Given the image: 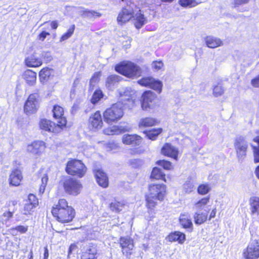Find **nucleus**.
<instances>
[{
	"label": "nucleus",
	"mask_w": 259,
	"mask_h": 259,
	"mask_svg": "<svg viewBox=\"0 0 259 259\" xmlns=\"http://www.w3.org/2000/svg\"><path fill=\"white\" fill-rule=\"evenodd\" d=\"M194 188V184L191 182H186L183 185V189L186 193L192 192Z\"/></svg>",
	"instance_id": "51"
},
{
	"label": "nucleus",
	"mask_w": 259,
	"mask_h": 259,
	"mask_svg": "<svg viewBox=\"0 0 259 259\" xmlns=\"http://www.w3.org/2000/svg\"><path fill=\"white\" fill-rule=\"evenodd\" d=\"M17 204L16 201H11L8 204L10 208L7 209H2L0 211V219L3 222H7L13 217V214L16 210L15 205Z\"/></svg>",
	"instance_id": "15"
},
{
	"label": "nucleus",
	"mask_w": 259,
	"mask_h": 259,
	"mask_svg": "<svg viewBox=\"0 0 259 259\" xmlns=\"http://www.w3.org/2000/svg\"><path fill=\"white\" fill-rule=\"evenodd\" d=\"M254 173L256 178L259 179V165L256 167Z\"/></svg>",
	"instance_id": "64"
},
{
	"label": "nucleus",
	"mask_w": 259,
	"mask_h": 259,
	"mask_svg": "<svg viewBox=\"0 0 259 259\" xmlns=\"http://www.w3.org/2000/svg\"><path fill=\"white\" fill-rule=\"evenodd\" d=\"M117 146L116 144L113 143H109L108 144H107L106 148L107 150H112L113 149H115Z\"/></svg>",
	"instance_id": "61"
},
{
	"label": "nucleus",
	"mask_w": 259,
	"mask_h": 259,
	"mask_svg": "<svg viewBox=\"0 0 259 259\" xmlns=\"http://www.w3.org/2000/svg\"><path fill=\"white\" fill-rule=\"evenodd\" d=\"M115 70L129 78H134L140 75V68L134 63L123 61L115 66Z\"/></svg>",
	"instance_id": "3"
},
{
	"label": "nucleus",
	"mask_w": 259,
	"mask_h": 259,
	"mask_svg": "<svg viewBox=\"0 0 259 259\" xmlns=\"http://www.w3.org/2000/svg\"><path fill=\"white\" fill-rule=\"evenodd\" d=\"M49 250L47 247H45V252L44 254V259H48L49 257Z\"/></svg>",
	"instance_id": "63"
},
{
	"label": "nucleus",
	"mask_w": 259,
	"mask_h": 259,
	"mask_svg": "<svg viewBox=\"0 0 259 259\" xmlns=\"http://www.w3.org/2000/svg\"><path fill=\"white\" fill-rule=\"evenodd\" d=\"M179 221L180 224L184 228L191 229L192 230L193 224L188 215L186 214H181L180 217Z\"/></svg>",
	"instance_id": "33"
},
{
	"label": "nucleus",
	"mask_w": 259,
	"mask_h": 259,
	"mask_svg": "<svg viewBox=\"0 0 259 259\" xmlns=\"http://www.w3.org/2000/svg\"><path fill=\"white\" fill-rule=\"evenodd\" d=\"M38 95L32 94L29 95L25 102L24 110L27 114L34 113L38 107Z\"/></svg>",
	"instance_id": "11"
},
{
	"label": "nucleus",
	"mask_w": 259,
	"mask_h": 259,
	"mask_svg": "<svg viewBox=\"0 0 259 259\" xmlns=\"http://www.w3.org/2000/svg\"><path fill=\"white\" fill-rule=\"evenodd\" d=\"M138 83L142 86L149 87L156 91L157 93H160L162 91V83L161 81L156 80L152 77H145L138 81Z\"/></svg>",
	"instance_id": "10"
},
{
	"label": "nucleus",
	"mask_w": 259,
	"mask_h": 259,
	"mask_svg": "<svg viewBox=\"0 0 259 259\" xmlns=\"http://www.w3.org/2000/svg\"><path fill=\"white\" fill-rule=\"evenodd\" d=\"M245 259H257L259 258V239L252 240L243 252Z\"/></svg>",
	"instance_id": "9"
},
{
	"label": "nucleus",
	"mask_w": 259,
	"mask_h": 259,
	"mask_svg": "<svg viewBox=\"0 0 259 259\" xmlns=\"http://www.w3.org/2000/svg\"><path fill=\"white\" fill-rule=\"evenodd\" d=\"M125 127L117 125H113L105 127L103 132L106 135H119L126 131Z\"/></svg>",
	"instance_id": "26"
},
{
	"label": "nucleus",
	"mask_w": 259,
	"mask_h": 259,
	"mask_svg": "<svg viewBox=\"0 0 259 259\" xmlns=\"http://www.w3.org/2000/svg\"><path fill=\"white\" fill-rule=\"evenodd\" d=\"M66 171L69 175L82 178L86 172L87 168L80 160L72 159L67 162Z\"/></svg>",
	"instance_id": "4"
},
{
	"label": "nucleus",
	"mask_w": 259,
	"mask_h": 259,
	"mask_svg": "<svg viewBox=\"0 0 259 259\" xmlns=\"http://www.w3.org/2000/svg\"><path fill=\"white\" fill-rule=\"evenodd\" d=\"M95 175L99 185L104 188L108 185V180L106 175L101 170L98 169L95 172Z\"/></svg>",
	"instance_id": "29"
},
{
	"label": "nucleus",
	"mask_w": 259,
	"mask_h": 259,
	"mask_svg": "<svg viewBox=\"0 0 259 259\" xmlns=\"http://www.w3.org/2000/svg\"><path fill=\"white\" fill-rule=\"evenodd\" d=\"M247 147V143L244 138L239 137L236 139L235 147L239 158H242L246 155Z\"/></svg>",
	"instance_id": "19"
},
{
	"label": "nucleus",
	"mask_w": 259,
	"mask_h": 259,
	"mask_svg": "<svg viewBox=\"0 0 259 259\" xmlns=\"http://www.w3.org/2000/svg\"><path fill=\"white\" fill-rule=\"evenodd\" d=\"M136 10L137 7L134 3L131 2L128 3L119 13L117 18L118 23L122 24L129 21L133 18Z\"/></svg>",
	"instance_id": "6"
},
{
	"label": "nucleus",
	"mask_w": 259,
	"mask_h": 259,
	"mask_svg": "<svg viewBox=\"0 0 259 259\" xmlns=\"http://www.w3.org/2000/svg\"><path fill=\"white\" fill-rule=\"evenodd\" d=\"M122 142L126 145H138L141 143L142 138L137 135H124L122 137Z\"/></svg>",
	"instance_id": "25"
},
{
	"label": "nucleus",
	"mask_w": 259,
	"mask_h": 259,
	"mask_svg": "<svg viewBox=\"0 0 259 259\" xmlns=\"http://www.w3.org/2000/svg\"><path fill=\"white\" fill-rule=\"evenodd\" d=\"M210 190V187L208 184H202L198 187V192L201 195H204L207 193Z\"/></svg>",
	"instance_id": "49"
},
{
	"label": "nucleus",
	"mask_w": 259,
	"mask_h": 259,
	"mask_svg": "<svg viewBox=\"0 0 259 259\" xmlns=\"http://www.w3.org/2000/svg\"><path fill=\"white\" fill-rule=\"evenodd\" d=\"M48 180V173H45L44 176L41 178V184L40 186L39 190L40 193H43L44 192L46 187L47 185Z\"/></svg>",
	"instance_id": "47"
},
{
	"label": "nucleus",
	"mask_w": 259,
	"mask_h": 259,
	"mask_svg": "<svg viewBox=\"0 0 259 259\" xmlns=\"http://www.w3.org/2000/svg\"><path fill=\"white\" fill-rule=\"evenodd\" d=\"M11 230L12 231H17L20 233H25L28 230V227L24 226H18L15 228H12Z\"/></svg>",
	"instance_id": "56"
},
{
	"label": "nucleus",
	"mask_w": 259,
	"mask_h": 259,
	"mask_svg": "<svg viewBox=\"0 0 259 259\" xmlns=\"http://www.w3.org/2000/svg\"><path fill=\"white\" fill-rule=\"evenodd\" d=\"M103 122L100 111H97L90 117L89 125L93 130H98L102 127Z\"/></svg>",
	"instance_id": "14"
},
{
	"label": "nucleus",
	"mask_w": 259,
	"mask_h": 259,
	"mask_svg": "<svg viewBox=\"0 0 259 259\" xmlns=\"http://www.w3.org/2000/svg\"><path fill=\"white\" fill-rule=\"evenodd\" d=\"M26 203L35 207L38 205V200L34 195L30 194L28 196Z\"/></svg>",
	"instance_id": "44"
},
{
	"label": "nucleus",
	"mask_w": 259,
	"mask_h": 259,
	"mask_svg": "<svg viewBox=\"0 0 259 259\" xmlns=\"http://www.w3.org/2000/svg\"><path fill=\"white\" fill-rule=\"evenodd\" d=\"M126 104L119 101L106 109L103 114L104 121L110 124L120 120L124 114L123 107Z\"/></svg>",
	"instance_id": "2"
},
{
	"label": "nucleus",
	"mask_w": 259,
	"mask_h": 259,
	"mask_svg": "<svg viewBox=\"0 0 259 259\" xmlns=\"http://www.w3.org/2000/svg\"><path fill=\"white\" fill-rule=\"evenodd\" d=\"M156 163L162 166L164 169L166 170H171L173 168V166L172 163L167 160H158L157 161Z\"/></svg>",
	"instance_id": "45"
},
{
	"label": "nucleus",
	"mask_w": 259,
	"mask_h": 259,
	"mask_svg": "<svg viewBox=\"0 0 259 259\" xmlns=\"http://www.w3.org/2000/svg\"><path fill=\"white\" fill-rule=\"evenodd\" d=\"M165 239L169 242H178L180 244H183L186 241V235L180 231H174L170 233Z\"/></svg>",
	"instance_id": "23"
},
{
	"label": "nucleus",
	"mask_w": 259,
	"mask_h": 259,
	"mask_svg": "<svg viewBox=\"0 0 259 259\" xmlns=\"http://www.w3.org/2000/svg\"><path fill=\"white\" fill-rule=\"evenodd\" d=\"M117 81V76L111 75L107 78L106 85L108 88H111Z\"/></svg>",
	"instance_id": "50"
},
{
	"label": "nucleus",
	"mask_w": 259,
	"mask_h": 259,
	"mask_svg": "<svg viewBox=\"0 0 259 259\" xmlns=\"http://www.w3.org/2000/svg\"><path fill=\"white\" fill-rule=\"evenodd\" d=\"M166 193V186L163 184H151L146 194V206L149 209H153L157 204L156 200L162 201Z\"/></svg>",
	"instance_id": "1"
},
{
	"label": "nucleus",
	"mask_w": 259,
	"mask_h": 259,
	"mask_svg": "<svg viewBox=\"0 0 259 259\" xmlns=\"http://www.w3.org/2000/svg\"><path fill=\"white\" fill-rule=\"evenodd\" d=\"M52 213L53 216L61 223L71 221L75 215V211L72 207H68L65 209H52Z\"/></svg>",
	"instance_id": "7"
},
{
	"label": "nucleus",
	"mask_w": 259,
	"mask_h": 259,
	"mask_svg": "<svg viewBox=\"0 0 259 259\" xmlns=\"http://www.w3.org/2000/svg\"><path fill=\"white\" fill-rule=\"evenodd\" d=\"M63 187L66 193L73 196H77L80 193L82 186L79 181L67 177L63 182Z\"/></svg>",
	"instance_id": "5"
},
{
	"label": "nucleus",
	"mask_w": 259,
	"mask_h": 259,
	"mask_svg": "<svg viewBox=\"0 0 259 259\" xmlns=\"http://www.w3.org/2000/svg\"><path fill=\"white\" fill-rule=\"evenodd\" d=\"M140 162V161L138 159H132L130 160V164L133 167H137L139 165V163Z\"/></svg>",
	"instance_id": "59"
},
{
	"label": "nucleus",
	"mask_w": 259,
	"mask_h": 259,
	"mask_svg": "<svg viewBox=\"0 0 259 259\" xmlns=\"http://www.w3.org/2000/svg\"><path fill=\"white\" fill-rule=\"evenodd\" d=\"M53 117L57 120L60 125L62 128L65 127L67 121L66 118L64 116V109L63 108L58 105L54 106L53 109Z\"/></svg>",
	"instance_id": "20"
},
{
	"label": "nucleus",
	"mask_w": 259,
	"mask_h": 259,
	"mask_svg": "<svg viewBox=\"0 0 259 259\" xmlns=\"http://www.w3.org/2000/svg\"><path fill=\"white\" fill-rule=\"evenodd\" d=\"M161 153L167 157L175 159L178 160L179 151L178 148L169 143H165L161 148Z\"/></svg>",
	"instance_id": "18"
},
{
	"label": "nucleus",
	"mask_w": 259,
	"mask_h": 259,
	"mask_svg": "<svg viewBox=\"0 0 259 259\" xmlns=\"http://www.w3.org/2000/svg\"><path fill=\"white\" fill-rule=\"evenodd\" d=\"M25 64L28 67H37L41 66L42 61L36 53L28 56L25 59Z\"/></svg>",
	"instance_id": "21"
},
{
	"label": "nucleus",
	"mask_w": 259,
	"mask_h": 259,
	"mask_svg": "<svg viewBox=\"0 0 259 259\" xmlns=\"http://www.w3.org/2000/svg\"><path fill=\"white\" fill-rule=\"evenodd\" d=\"M97 249L96 246L93 245H90L82 252L81 259H97Z\"/></svg>",
	"instance_id": "27"
},
{
	"label": "nucleus",
	"mask_w": 259,
	"mask_h": 259,
	"mask_svg": "<svg viewBox=\"0 0 259 259\" xmlns=\"http://www.w3.org/2000/svg\"><path fill=\"white\" fill-rule=\"evenodd\" d=\"M251 84L254 88H259V75L251 80Z\"/></svg>",
	"instance_id": "58"
},
{
	"label": "nucleus",
	"mask_w": 259,
	"mask_h": 259,
	"mask_svg": "<svg viewBox=\"0 0 259 259\" xmlns=\"http://www.w3.org/2000/svg\"><path fill=\"white\" fill-rule=\"evenodd\" d=\"M124 206L122 202L114 201L110 204V209L111 211L118 212L122 210Z\"/></svg>",
	"instance_id": "41"
},
{
	"label": "nucleus",
	"mask_w": 259,
	"mask_h": 259,
	"mask_svg": "<svg viewBox=\"0 0 259 259\" xmlns=\"http://www.w3.org/2000/svg\"><path fill=\"white\" fill-rule=\"evenodd\" d=\"M101 76V72H97L94 74L90 80V88L93 89L96 84L99 81Z\"/></svg>",
	"instance_id": "46"
},
{
	"label": "nucleus",
	"mask_w": 259,
	"mask_h": 259,
	"mask_svg": "<svg viewBox=\"0 0 259 259\" xmlns=\"http://www.w3.org/2000/svg\"><path fill=\"white\" fill-rule=\"evenodd\" d=\"M87 13L88 17H99L100 16L98 13L95 11H88Z\"/></svg>",
	"instance_id": "60"
},
{
	"label": "nucleus",
	"mask_w": 259,
	"mask_h": 259,
	"mask_svg": "<svg viewBox=\"0 0 259 259\" xmlns=\"http://www.w3.org/2000/svg\"><path fill=\"white\" fill-rule=\"evenodd\" d=\"M22 179L21 170L18 168H15L12 171L9 176L10 184L12 186H18L20 185Z\"/></svg>",
	"instance_id": "22"
},
{
	"label": "nucleus",
	"mask_w": 259,
	"mask_h": 259,
	"mask_svg": "<svg viewBox=\"0 0 259 259\" xmlns=\"http://www.w3.org/2000/svg\"><path fill=\"white\" fill-rule=\"evenodd\" d=\"M163 67V63L161 61H153L152 63V67L155 71L161 70Z\"/></svg>",
	"instance_id": "52"
},
{
	"label": "nucleus",
	"mask_w": 259,
	"mask_h": 259,
	"mask_svg": "<svg viewBox=\"0 0 259 259\" xmlns=\"http://www.w3.org/2000/svg\"><path fill=\"white\" fill-rule=\"evenodd\" d=\"M224 89L222 87V85L218 84L215 85L213 89V95L215 97H219L223 95L224 93Z\"/></svg>",
	"instance_id": "48"
},
{
	"label": "nucleus",
	"mask_w": 259,
	"mask_h": 259,
	"mask_svg": "<svg viewBox=\"0 0 259 259\" xmlns=\"http://www.w3.org/2000/svg\"><path fill=\"white\" fill-rule=\"evenodd\" d=\"M205 40L207 47L210 48H215L221 46L222 44L220 39L213 36H207Z\"/></svg>",
	"instance_id": "32"
},
{
	"label": "nucleus",
	"mask_w": 259,
	"mask_h": 259,
	"mask_svg": "<svg viewBox=\"0 0 259 259\" xmlns=\"http://www.w3.org/2000/svg\"><path fill=\"white\" fill-rule=\"evenodd\" d=\"M162 131V129L161 128H156L150 131H145L144 133L146 135L148 138L151 140H155Z\"/></svg>",
	"instance_id": "36"
},
{
	"label": "nucleus",
	"mask_w": 259,
	"mask_h": 259,
	"mask_svg": "<svg viewBox=\"0 0 259 259\" xmlns=\"http://www.w3.org/2000/svg\"><path fill=\"white\" fill-rule=\"evenodd\" d=\"M200 3V2H197L196 0H179L180 5L184 8L194 7Z\"/></svg>",
	"instance_id": "39"
},
{
	"label": "nucleus",
	"mask_w": 259,
	"mask_h": 259,
	"mask_svg": "<svg viewBox=\"0 0 259 259\" xmlns=\"http://www.w3.org/2000/svg\"><path fill=\"white\" fill-rule=\"evenodd\" d=\"M50 35V33L44 29L37 36V39L43 41L46 38L47 36Z\"/></svg>",
	"instance_id": "55"
},
{
	"label": "nucleus",
	"mask_w": 259,
	"mask_h": 259,
	"mask_svg": "<svg viewBox=\"0 0 259 259\" xmlns=\"http://www.w3.org/2000/svg\"><path fill=\"white\" fill-rule=\"evenodd\" d=\"M54 75V71L48 67L42 68L39 73L40 81L45 82L51 79Z\"/></svg>",
	"instance_id": "28"
},
{
	"label": "nucleus",
	"mask_w": 259,
	"mask_h": 259,
	"mask_svg": "<svg viewBox=\"0 0 259 259\" xmlns=\"http://www.w3.org/2000/svg\"><path fill=\"white\" fill-rule=\"evenodd\" d=\"M39 127L41 130L45 131L58 133L61 131L62 127L51 120L42 119L39 122Z\"/></svg>",
	"instance_id": "12"
},
{
	"label": "nucleus",
	"mask_w": 259,
	"mask_h": 259,
	"mask_svg": "<svg viewBox=\"0 0 259 259\" xmlns=\"http://www.w3.org/2000/svg\"><path fill=\"white\" fill-rule=\"evenodd\" d=\"M68 207H71L68 205V203L65 199H61L59 200L58 204L54 207L52 209H65Z\"/></svg>",
	"instance_id": "43"
},
{
	"label": "nucleus",
	"mask_w": 259,
	"mask_h": 259,
	"mask_svg": "<svg viewBox=\"0 0 259 259\" xmlns=\"http://www.w3.org/2000/svg\"><path fill=\"white\" fill-rule=\"evenodd\" d=\"M75 29V26L72 25L67 30V31L63 34L60 39V41H63L69 38L73 34Z\"/></svg>",
	"instance_id": "42"
},
{
	"label": "nucleus",
	"mask_w": 259,
	"mask_h": 259,
	"mask_svg": "<svg viewBox=\"0 0 259 259\" xmlns=\"http://www.w3.org/2000/svg\"><path fill=\"white\" fill-rule=\"evenodd\" d=\"M23 77L26 82L30 85H32L36 82V73L31 70H26L23 73Z\"/></svg>",
	"instance_id": "31"
},
{
	"label": "nucleus",
	"mask_w": 259,
	"mask_h": 259,
	"mask_svg": "<svg viewBox=\"0 0 259 259\" xmlns=\"http://www.w3.org/2000/svg\"><path fill=\"white\" fill-rule=\"evenodd\" d=\"M133 18L134 20L135 26L137 29L141 28L148 22L147 18L142 13L140 10H138V8H137L136 12Z\"/></svg>",
	"instance_id": "24"
},
{
	"label": "nucleus",
	"mask_w": 259,
	"mask_h": 259,
	"mask_svg": "<svg viewBox=\"0 0 259 259\" xmlns=\"http://www.w3.org/2000/svg\"><path fill=\"white\" fill-rule=\"evenodd\" d=\"M158 123L159 121L154 118L145 117L140 119L138 125L140 128L154 126Z\"/></svg>",
	"instance_id": "30"
},
{
	"label": "nucleus",
	"mask_w": 259,
	"mask_h": 259,
	"mask_svg": "<svg viewBox=\"0 0 259 259\" xmlns=\"http://www.w3.org/2000/svg\"><path fill=\"white\" fill-rule=\"evenodd\" d=\"M156 95L152 91L145 92L142 96L141 107L143 110H147L152 106L153 100L156 98Z\"/></svg>",
	"instance_id": "16"
},
{
	"label": "nucleus",
	"mask_w": 259,
	"mask_h": 259,
	"mask_svg": "<svg viewBox=\"0 0 259 259\" xmlns=\"http://www.w3.org/2000/svg\"><path fill=\"white\" fill-rule=\"evenodd\" d=\"M151 177L156 180H162L164 182H166L165 175L162 171L161 169L158 167L153 168L151 172Z\"/></svg>",
	"instance_id": "37"
},
{
	"label": "nucleus",
	"mask_w": 259,
	"mask_h": 259,
	"mask_svg": "<svg viewBox=\"0 0 259 259\" xmlns=\"http://www.w3.org/2000/svg\"><path fill=\"white\" fill-rule=\"evenodd\" d=\"M194 223L196 225H201L207 219V214L205 212H196L193 215Z\"/></svg>",
	"instance_id": "34"
},
{
	"label": "nucleus",
	"mask_w": 259,
	"mask_h": 259,
	"mask_svg": "<svg viewBox=\"0 0 259 259\" xmlns=\"http://www.w3.org/2000/svg\"><path fill=\"white\" fill-rule=\"evenodd\" d=\"M251 212L252 215H259V197H253L250 199Z\"/></svg>",
	"instance_id": "35"
},
{
	"label": "nucleus",
	"mask_w": 259,
	"mask_h": 259,
	"mask_svg": "<svg viewBox=\"0 0 259 259\" xmlns=\"http://www.w3.org/2000/svg\"><path fill=\"white\" fill-rule=\"evenodd\" d=\"M209 202V199L208 197H204L202 198L201 200H199L197 202L195 205L194 207L196 209L201 210L202 209H205V207H207V204Z\"/></svg>",
	"instance_id": "38"
},
{
	"label": "nucleus",
	"mask_w": 259,
	"mask_h": 259,
	"mask_svg": "<svg viewBox=\"0 0 259 259\" xmlns=\"http://www.w3.org/2000/svg\"><path fill=\"white\" fill-rule=\"evenodd\" d=\"M119 243L122 254L127 256L130 255L134 247L133 240L129 237H121Z\"/></svg>",
	"instance_id": "17"
},
{
	"label": "nucleus",
	"mask_w": 259,
	"mask_h": 259,
	"mask_svg": "<svg viewBox=\"0 0 259 259\" xmlns=\"http://www.w3.org/2000/svg\"><path fill=\"white\" fill-rule=\"evenodd\" d=\"M103 96L102 91L101 90H97L93 93L91 102L92 104H96L103 98Z\"/></svg>",
	"instance_id": "40"
},
{
	"label": "nucleus",
	"mask_w": 259,
	"mask_h": 259,
	"mask_svg": "<svg viewBox=\"0 0 259 259\" xmlns=\"http://www.w3.org/2000/svg\"><path fill=\"white\" fill-rule=\"evenodd\" d=\"M35 208L30 204H28L26 203L25 204L24 208L23 209V213L25 215H28L31 214L32 209Z\"/></svg>",
	"instance_id": "54"
},
{
	"label": "nucleus",
	"mask_w": 259,
	"mask_h": 259,
	"mask_svg": "<svg viewBox=\"0 0 259 259\" xmlns=\"http://www.w3.org/2000/svg\"><path fill=\"white\" fill-rule=\"evenodd\" d=\"M250 0H234L232 3L234 8L239 7L240 6L247 4Z\"/></svg>",
	"instance_id": "53"
},
{
	"label": "nucleus",
	"mask_w": 259,
	"mask_h": 259,
	"mask_svg": "<svg viewBox=\"0 0 259 259\" xmlns=\"http://www.w3.org/2000/svg\"><path fill=\"white\" fill-rule=\"evenodd\" d=\"M49 26H51L52 29H56L58 26V24L57 21H53L51 22L50 23L49 22Z\"/></svg>",
	"instance_id": "62"
},
{
	"label": "nucleus",
	"mask_w": 259,
	"mask_h": 259,
	"mask_svg": "<svg viewBox=\"0 0 259 259\" xmlns=\"http://www.w3.org/2000/svg\"><path fill=\"white\" fill-rule=\"evenodd\" d=\"M119 94L121 101L129 102L127 105L130 107H134L136 104V102H138L137 100L136 92L131 88L121 89L119 91Z\"/></svg>",
	"instance_id": "8"
},
{
	"label": "nucleus",
	"mask_w": 259,
	"mask_h": 259,
	"mask_svg": "<svg viewBox=\"0 0 259 259\" xmlns=\"http://www.w3.org/2000/svg\"><path fill=\"white\" fill-rule=\"evenodd\" d=\"M46 144L42 141H35L27 146V151L33 155L40 156L45 150Z\"/></svg>",
	"instance_id": "13"
},
{
	"label": "nucleus",
	"mask_w": 259,
	"mask_h": 259,
	"mask_svg": "<svg viewBox=\"0 0 259 259\" xmlns=\"http://www.w3.org/2000/svg\"><path fill=\"white\" fill-rule=\"evenodd\" d=\"M252 147L253 149L254 162H259V146H252Z\"/></svg>",
	"instance_id": "57"
}]
</instances>
